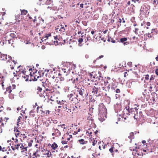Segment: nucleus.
<instances>
[{
	"mask_svg": "<svg viewBox=\"0 0 158 158\" xmlns=\"http://www.w3.org/2000/svg\"><path fill=\"white\" fill-rule=\"evenodd\" d=\"M114 148V147H112L109 149V151L111 153H112Z\"/></svg>",
	"mask_w": 158,
	"mask_h": 158,
	"instance_id": "13d9d810",
	"label": "nucleus"
},
{
	"mask_svg": "<svg viewBox=\"0 0 158 158\" xmlns=\"http://www.w3.org/2000/svg\"><path fill=\"white\" fill-rule=\"evenodd\" d=\"M61 143L62 144H66L67 143V141L65 140H62L61 141Z\"/></svg>",
	"mask_w": 158,
	"mask_h": 158,
	"instance_id": "338daca9",
	"label": "nucleus"
},
{
	"mask_svg": "<svg viewBox=\"0 0 158 158\" xmlns=\"http://www.w3.org/2000/svg\"><path fill=\"white\" fill-rule=\"evenodd\" d=\"M10 36L12 37V38H16V35L15 34L13 33H11L10 34Z\"/></svg>",
	"mask_w": 158,
	"mask_h": 158,
	"instance_id": "de8ad7c7",
	"label": "nucleus"
},
{
	"mask_svg": "<svg viewBox=\"0 0 158 158\" xmlns=\"http://www.w3.org/2000/svg\"><path fill=\"white\" fill-rule=\"evenodd\" d=\"M119 72L121 73V74L122 75H123L124 77H126L128 75V73L129 72V71L127 70L120 71V70H119Z\"/></svg>",
	"mask_w": 158,
	"mask_h": 158,
	"instance_id": "5701e85b",
	"label": "nucleus"
},
{
	"mask_svg": "<svg viewBox=\"0 0 158 158\" xmlns=\"http://www.w3.org/2000/svg\"><path fill=\"white\" fill-rule=\"evenodd\" d=\"M8 148L6 146H5L3 144L0 145V151L2 152H6L7 151Z\"/></svg>",
	"mask_w": 158,
	"mask_h": 158,
	"instance_id": "b1692460",
	"label": "nucleus"
},
{
	"mask_svg": "<svg viewBox=\"0 0 158 158\" xmlns=\"http://www.w3.org/2000/svg\"><path fill=\"white\" fill-rule=\"evenodd\" d=\"M51 147L52 149L53 150H55L58 147V145L56 143L54 142L51 145Z\"/></svg>",
	"mask_w": 158,
	"mask_h": 158,
	"instance_id": "c756f323",
	"label": "nucleus"
},
{
	"mask_svg": "<svg viewBox=\"0 0 158 158\" xmlns=\"http://www.w3.org/2000/svg\"><path fill=\"white\" fill-rule=\"evenodd\" d=\"M94 83H93V82L92 81H90V83H89L87 85V86L89 87H92V91H93V87L94 86L93 85H94Z\"/></svg>",
	"mask_w": 158,
	"mask_h": 158,
	"instance_id": "f704fd0d",
	"label": "nucleus"
},
{
	"mask_svg": "<svg viewBox=\"0 0 158 158\" xmlns=\"http://www.w3.org/2000/svg\"><path fill=\"white\" fill-rule=\"evenodd\" d=\"M57 103L60 105V106H58L59 108L63 107L64 109H65V107H66V106H68L67 104V102H66L65 101H64L63 100H57L56 101Z\"/></svg>",
	"mask_w": 158,
	"mask_h": 158,
	"instance_id": "9b49d317",
	"label": "nucleus"
},
{
	"mask_svg": "<svg viewBox=\"0 0 158 158\" xmlns=\"http://www.w3.org/2000/svg\"><path fill=\"white\" fill-rule=\"evenodd\" d=\"M155 77L154 75H152L151 76L150 78V81H152L154 80Z\"/></svg>",
	"mask_w": 158,
	"mask_h": 158,
	"instance_id": "864d4df0",
	"label": "nucleus"
},
{
	"mask_svg": "<svg viewBox=\"0 0 158 158\" xmlns=\"http://www.w3.org/2000/svg\"><path fill=\"white\" fill-rule=\"evenodd\" d=\"M127 65L130 67H132V62H129L127 63Z\"/></svg>",
	"mask_w": 158,
	"mask_h": 158,
	"instance_id": "0e129e2a",
	"label": "nucleus"
},
{
	"mask_svg": "<svg viewBox=\"0 0 158 158\" xmlns=\"http://www.w3.org/2000/svg\"><path fill=\"white\" fill-rule=\"evenodd\" d=\"M8 149H7V151H6V154H11L12 153V150L9 147H7Z\"/></svg>",
	"mask_w": 158,
	"mask_h": 158,
	"instance_id": "4c0bfd02",
	"label": "nucleus"
},
{
	"mask_svg": "<svg viewBox=\"0 0 158 158\" xmlns=\"http://www.w3.org/2000/svg\"><path fill=\"white\" fill-rule=\"evenodd\" d=\"M14 131L15 133V135L16 138L19 137H23L24 138H26L27 136L24 134H22L21 132L17 128L15 129Z\"/></svg>",
	"mask_w": 158,
	"mask_h": 158,
	"instance_id": "f8f14e48",
	"label": "nucleus"
},
{
	"mask_svg": "<svg viewBox=\"0 0 158 158\" xmlns=\"http://www.w3.org/2000/svg\"><path fill=\"white\" fill-rule=\"evenodd\" d=\"M77 34L79 35L78 38L79 45L80 46L82 45L81 44L83 41L86 43L87 41H92V38L90 35L88 34L84 33V32H81V31H78Z\"/></svg>",
	"mask_w": 158,
	"mask_h": 158,
	"instance_id": "f03ea898",
	"label": "nucleus"
},
{
	"mask_svg": "<svg viewBox=\"0 0 158 158\" xmlns=\"http://www.w3.org/2000/svg\"><path fill=\"white\" fill-rule=\"evenodd\" d=\"M111 84H110V89L111 88V89L114 90H115V89L117 87V83L116 81L113 80V81L111 83Z\"/></svg>",
	"mask_w": 158,
	"mask_h": 158,
	"instance_id": "412c9836",
	"label": "nucleus"
},
{
	"mask_svg": "<svg viewBox=\"0 0 158 158\" xmlns=\"http://www.w3.org/2000/svg\"><path fill=\"white\" fill-rule=\"evenodd\" d=\"M53 1L51 0H47L45 2V4L47 5H49L52 3Z\"/></svg>",
	"mask_w": 158,
	"mask_h": 158,
	"instance_id": "ea45409f",
	"label": "nucleus"
},
{
	"mask_svg": "<svg viewBox=\"0 0 158 158\" xmlns=\"http://www.w3.org/2000/svg\"><path fill=\"white\" fill-rule=\"evenodd\" d=\"M75 77H74L71 80H73L72 83L74 84L75 88L77 89L78 85L80 82V81L79 79V75L77 74L74 75Z\"/></svg>",
	"mask_w": 158,
	"mask_h": 158,
	"instance_id": "6e6552de",
	"label": "nucleus"
},
{
	"mask_svg": "<svg viewBox=\"0 0 158 158\" xmlns=\"http://www.w3.org/2000/svg\"><path fill=\"white\" fill-rule=\"evenodd\" d=\"M107 88L105 86L103 83H98L97 85L96 86H94L93 87V91L92 92L94 94H105L106 95V93L109 91Z\"/></svg>",
	"mask_w": 158,
	"mask_h": 158,
	"instance_id": "f257e3e1",
	"label": "nucleus"
},
{
	"mask_svg": "<svg viewBox=\"0 0 158 158\" xmlns=\"http://www.w3.org/2000/svg\"><path fill=\"white\" fill-rule=\"evenodd\" d=\"M43 84H42V85L44 87V88H45V87H46L47 85H47V83H44L43 82H42Z\"/></svg>",
	"mask_w": 158,
	"mask_h": 158,
	"instance_id": "69168bd1",
	"label": "nucleus"
},
{
	"mask_svg": "<svg viewBox=\"0 0 158 158\" xmlns=\"http://www.w3.org/2000/svg\"><path fill=\"white\" fill-rule=\"evenodd\" d=\"M32 69H29V71H32ZM44 74V72L43 71H38L36 69H34L33 73H32L31 72H30L29 75H30L29 79L30 81H31L32 80L35 81H37V78L43 76Z\"/></svg>",
	"mask_w": 158,
	"mask_h": 158,
	"instance_id": "7ed1b4c3",
	"label": "nucleus"
},
{
	"mask_svg": "<svg viewBox=\"0 0 158 158\" xmlns=\"http://www.w3.org/2000/svg\"><path fill=\"white\" fill-rule=\"evenodd\" d=\"M54 133L52 134V136L55 135L56 136L58 137L60 135L61 133L58 129L53 128Z\"/></svg>",
	"mask_w": 158,
	"mask_h": 158,
	"instance_id": "6ab92c4d",
	"label": "nucleus"
},
{
	"mask_svg": "<svg viewBox=\"0 0 158 158\" xmlns=\"http://www.w3.org/2000/svg\"><path fill=\"white\" fill-rule=\"evenodd\" d=\"M17 150L20 151L23 153H24L25 152L27 151V148L28 146H27L25 144L23 145L21 143H18L16 144Z\"/></svg>",
	"mask_w": 158,
	"mask_h": 158,
	"instance_id": "423d86ee",
	"label": "nucleus"
},
{
	"mask_svg": "<svg viewBox=\"0 0 158 158\" xmlns=\"http://www.w3.org/2000/svg\"><path fill=\"white\" fill-rule=\"evenodd\" d=\"M40 150L37 149L36 151L34 152L32 156V158H39L40 156Z\"/></svg>",
	"mask_w": 158,
	"mask_h": 158,
	"instance_id": "f3484780",
	"label": "nucleus"
},
{
	"mask_svg": "<svg viewBox=\"0 0 158 158\" xmlns=\"http://www.w3.org/2000/svg\"><path fill=\"white\" fill-rule=\"evenodd\" d=\"M107 40L108 41H111V42L113 43L118 42H117V40H114L113 38H111V37H108V39Z\"/></svg>",
	"mask_w": 158,
	"mask_h": 158,
	"instance_id": "7c9ffc66",
	"label": "nucleus"
},
{
	"mask_svg": "<svg viewBox=\"0 0 158 158\" xmlns=\"http://www.w3.org/2000/svg\"><path fill=\"white\" fill-rule=\"evenodd\" d=\"M77 91L79 92V94L83 98H85L88 95V93L87 92V90L85 88L82 89L81 88V89L79 91L77 90Z\"/></svg>",
	"mask_w": 158,
	"mask_h": 158,
	"instance_id": "ddd939ff",
	"label": "nucleus"
},
{
	"mask_svg": "<svg viewBox=\"0 0 158 158\" xmlns=\"http://www.w3.org/2000/svg\"><path fill=\"white\" fill-rule=\"evenodd\" d=\"M59 31L62 32H64L65 31V28L63 25H60V29Z\"/></svg>",
	"mask_w": 158,
	"mask_h": 158,
	"instance_id": "e433bc0d",
	"label": "nucleus"
},
{
	"mask_svg": "<svg viewBox=\"0 0 158 158\" xmlns=\"http://www.w3.org/2000/svg\"><path fill=\"white\" fill-rule=\"evenodd\" d=\"M47 85H47L46 87H45L46 91L48 92L49 93L54 92V90L53 87L52 86L51 83H47Z\"/></svg>",
	"mask_w": 158,
	"mask_h": 158,
	"instance_id": "dca6fc26",
	"label": "nucleus"
},
{
	"mask_svg": "<svg viewBox=\"0 0 158 158\" xmlns=\"http://www.w3.org/2000/svg\"><path fill=\"white\" fill-rule=\"evenodd\" d=\"M78 142L79 144L82 145L86 144L88 143L87 141H85L84 139H82L78 140Z\"/></svg>",
	"mask_w": 158,
	"mask_h": 158,
	"instance_id": "a878e982",
	"label": "nucleus"
},
{
	"mask_svg": "<svg viewBox=\"0 0 158 158\" xmlns=\"http://www.w3.org/2000/svg\"><path fill=\"white\" fill-rule=\"evenodd\" d=\"M155 72L156 74L158 76V68L155 70Z\"/></svg>",
	"mask_w": 158,
	"mask_h": 158,
	"instance_id": "774afa93",
	"label": "nucleus"
},
{
	"mask_svg": "<svg viewBox=\"0 0 158 158\" xmlns=\"http://www.w3.org/2000/svg\"><path fill=\"white\" fill-rule=\"evenodd\" d=\"M65 124H63L61 125H59V126H60L61 127L63 128L64 129H66V127H65Z\"/></svg>",
	"mask_w": 158,
	"mask_h": 158,
	"instance_id": "5fc2aeb1",
	"label": "nucleus"
},
{
	"mask_svg": "<svg viewBox=\"0 0 158 158\" xmlns=\"http://www.w3.org/2000/svg\"><path fill=\"white\" fill-rule=\"evenodd\" d=\"M29 115L31 117H34L35 115L34 113V111L33 110H31L29 112Z\"/></svg>",
	"mask_w": 158,
	"mask_h": 158,
	"instance_id": "c9c22d12",
	"label": "nucleus"
},
{
	"mask_svg": "<svg viewBox=\"0 0 158 158\" xmlns=\"http://www.w3.org/2000/svg\"><path fill=\"white\" fill-rule=\"evenodd\" d=\"M37 113L40 114L41 116H44L45 115V110H44L42 106H38L37 108Z\"/></svg>",
	"mask_w": 158,
	"mask_h": 158,
	"instance_id": "4468645a",
	"label": "nucleus"
},
{
	"mask_svg": "<svg viewBox=\"0 0 158 158\" xmlns=\"http://www.w3.org/2000/svg\"><path fill=\"white\" fill-rule=\"evenodd\" d=\"M152 4L156 6L158 3V0H153Z\"/></svg>",
	"mask_w": 158,
	"mask_h": 158,
	"instance_id": "c03bdc74",
	"label": "nucleus"
},
{
	"mask_svg": "<svg viewBox=\"0 0 158 158\" xmlns=\"http://www.w3.org/2000/svg\"><path fill=\"white\" fill-rule=\"evenodd\" d=\"M67 105L68 106H66V107H65V108H66V111L69 113L71 112L72 113H73V112H72L71 110V107H70L69 104L68 102H67Z\"/></svg>",
	"mask_w": 158,
	"mask_h": 158,
	"instance_id": "cd10ccee",
	"label": "nucleus"
},
{
	"mask_svg": "<svg viewBox=\"0 0 158 158\" xmlns=\"http://www.w3.org/2000/svg\"><path fill=\"white\" fill-rule=\"evenodd\" d=\"M145 80H148L149 79V76L148 74H147L145 75Z\"/></svg>",
	"mask_w": 158,
	"mask_h": 158,
	"instance_id": "4d7b16f0",
	"label": "nucleus"
},
{
	"mask_svg": "<svg viewBox=\"0 0 158 158\" xmlns=\"http://www.w3.org/2000/svg\"><path fill=\"white\" fill-rule=\"evenodd\" d=\"M148 145H151V144H150L149 143H146L145 144H143V146H144V148H146L147 149V150H148L149 151V149L148 148H147V146Z\"/></svg>",
	"mask_w": 158,
	"mask_h": 158,
	"instance_id": "09e8293b",
	"label": "nucleus"
},
{
	"mask_svg": "<svg viewBox=\"0 0 158 158\" xmlns=\"http://www.w3.org/2000/svg\"><path fill=\"white\" fill-rule=\"evenodd\" d=\"M80 131H81V129L80 128H79V129H78L77 131H74V132H73V131H72L70 132V133H71L75 135L76 134H77V133L78 132H80Z\"/></svg>",
	"mask_w": 158,
	"mask_h": 158,
	"instance_id": "79ce46f5",
	"label": "nucleus"
},
{
	"mask_svg": "<svg viewBox=\"0 0 158 158\" xmlns=\"http://www.w3.org/2000/svg\"><path fill=\"white\" fill-rule=\"evenodd\" d=\"M21 10V15H26L27 13V10Z\"/></svg>",
	"mask_w": 158,
	"mask_h": 158,
	"instance_id": "58836bf2",
	"label": "nucleus"
},
{
	"mask_svg": "<svg viewBox=\"0 0 158 158\" xmlns=\"http://www.w3.org/2000/svg\"><path fill=\"white\" fill-rule=\"evenodd\" d=\"M11 148L13 151L17 150L16 144H13L12 146L11 147Z\"/></svg>",
	"mask_w": 158,
	"mask_h": 158,
	"instance_id": "a19ab883",
	"label": "nucleus"
},
{
	"mask_svg": "<svg viewBox=\"0 0 158 158\" xmlns=\"http://www.w3.org/2000/svg\"><path fill=\"white\" fill-rule=\"evenodd\" d=\"M138 149L136 150V154L138 156H141L142 155L143 153H138V152H139V148H138Z\"/></svg>",
	"mask_w": 158,
	"mask_h": 158,
	"instance_id": "603ef678",
	"label": "nucleus"
},
{
	"mask_svg": "<svg viewBox=\"0 0 158 158\" xmlns=\"http://www.w3.org/2000/svg\"><path fill=\"white\" fill-rule=\"evenodd\" d=\"M50 112V111L49 110H47L45 111V114L44 115V116H48Z\"/></svg>",
	"mask_w": 158,
	"mask_h": 158,
	"instance_id": "8fccbe9b",
	"label": "nucleus"
},
{
	"mask_svg": "<svg viewBox=\"0 0 158 158\" xmlns=\"http://www.w3.org/2000/svg\"><path fill=\"white\" fill-rule=\"evenodd\" d=\"M99 115L100 117L98 118L99 120L101 122H103L105 120L104 117L106 116V114L104 113L102 114H101L100 113H99Z\"/></svg>",
	"mask_w": 158,
	"mask_h": 158,
	"instance_id": "393cba45",
	"label": "nucleus"
},
{
	"mask_svg": "<svg viewBox=\"0 0 158 158\" xmlns=\"http://www.w3.org/2000/svg\"><path fill=\"white\" fill-rule=\"evenodd\" d=\"M67 97L70 102L73 103L77 102L78 99L73 94H70L67 96Z\"/></svg>",
	"mask_w": 158,
	"mask_h": 158,
	"instance_id": "9d476101",
	"label": "nucleus"
},
{
	"mask_svg": "<svg viewBox=\"0 0 158 158\" xmlns=\"http://www.w3.org/2000/svg\"><path fill=\"white\" fill-rule=\"evenodd\" d=\"M98 78V80L100 81L101 83H103L104 80L103 79V77L99 75L98 77H97Z\"/></svg>",
	"mask_w": 158,
	"mask_h": 158,
	"instance_id": "72a5a7b5",
	"label": "nucleus"
},
{
	"mask_svg": "<svg viewBox=\"0 0 158 158\" xmlns=\"http://www.w3.org/2000/svg\"><path fill=\"white\" fill-rule=\"evenodd\" d=\"M51 36V34L49 33L47 34L46 35L44 36V37H40V39L41 40L42 42L44 41V40H45L47 39H48V37Z\"/></svg>",
	"mask_w": 158,
	"mask_h": 158,
	"instance_id": "bb28decb",
	"label": "nucleus"
},
{
	"mask_svg": "<svg viewBox=\"0 0 158 158\" xmlns=\"http://www.w3.org/2000/svg\"><path fill=\"white\" fill-rule=\"evenodd\" d=\"M26 74H27V73L25 71V74H24L23 76H22V77L27 81L29 80L30 79H29V76L27 75H26Z\"/></svg>",
	"mask_w": 158,
	"mask_h": 158,
	"instance_id": "c85d7f7f",
	"label": "nucleus"
},
{
	"mask_svg": "<svg viewBox=\"0 0 158 158\" xmlns=\"http://www.w3.org/2000/svg\"><path fill=\"white\" fill-rule=\"evenodd\" d=\"M47 156V158H52V154L51 153V152L49 153L48 152L46 153Z\"/></svg>",
	"mask_w": 158,
	"mask_h": 158,
	"instance_id": "37998d69",
	"label": "nucleus"
},
{
	"mask_svg": "<svg viewBox=\"0 0 158 158\" xmlns=\"http://www.w3.org/2000/svg\"><path fill=\"white\" fill-rule=\"evenodd\" d=\"M13 39H10V40H8V43L9 44H11V46H13V43H12V42L13 41Z\"/></svg>",
	"mask_w": 158,
	"mask_h": 158,
	"instance_id": "052dcab7",
	"label": "nucleus"
},
{
	"mask_svg": "<svg viewBox=\"0 0 158 158\" xmlns=\"http://www.w3.org/2000/svg\"><path fill=\"white\" fill-rule=\"evenodd\" d=\"M12 58L11 56L6 54L2 53L0 52V60L5 61L6 60L7 63H10L12 61Z\"/></svg>",
	"mask_w": 158,
	"mask_h": 158,
	"instance_id": "39448f33",
	"label": "nucleus"
},
{
	"mask_svg": "<svg viewBox=\"0 0 158 158\" xmlns=\"http://www.w3.org/2000/svg\"><path fill=\"white\" fill-rule=\"evenodd\" d=\"M66 139L68 140H69L70 139V138H72V135H69L68 132H67L66 133Z\"/></svg>",
	"mask_w": 158,
	"mask_h": 158,
	"instance_id": "2f4dec72",
	"label": "nucleus"
},
{
	"mask_svg": "<svg viewBox=\"0 0 158 158\" xmlns=\"http://www.w3.org/2000/svg\"><path fill=\"white\" fill-rule=\"evenodd\" d=\"M77 125H74L73 124H72V126H71V128H70V129H73L74 128H76V129L77 128Z\"/></svg>",
	"mask_w": 158,
	"mask_h": 158,
	"instance_id": "6e6d98bb",
	"label": "nucleus"
},
{
	"mask_svg": "<svg viewBox=\"0 0 158 158\" xmlns=\"http://www.w3.org/2000/svg\"><path fill=\"white\" fill-rule=\"evenodd\" d=\"M113 80L111 79V78L109 77H105L104 79L103 83L105 85V86L108 85L107 86H106L108 90H110V84H111L112 81H113Z\"/></svg>",
	"mask_w": 158,
	"mask_h": 158,
	"instance_id": "1a4fd4ad",
	"label": "nucleus"
},
{
	"mask_svg": "<svg viewBox=\"0 0 158 158\" xmlns=\"http://www.w3.org/2000/svg\"><path fill=\"white\" fill-rule=\"evenodd\" d=\"M0 78L2 79L1 81H2V80H3V81H4L5 77L1 74H0Z\"/></svg>",
	"mask_w": 158,
	"mask_h": 158,
	"instance_id": "3c124183",
	"label": "nucleus"
},
{
	"mask_svg": "<svg viewBox=\"0 0 158 158\" xmlns=\"http://www.w3.org/2000/svg\"><path fill=\"white\" fill-rule=\"evenodd\" d=\"M33 142V140H30V142H28V141L27 142L28 143V146L29 147H31L32 146V143Z\"/></svg>",
	"mask_w": 158,
	"mask_h": 158,
	"instance_id": "49530a36",
	"label": "nucleus"
},
{
	"mask_svg": "<svg viewBox=\"0 0 158 158\" xmlns=\"http://www.w3.org/2000/svg\"><path fill=\"white\" fill-rule=\"evenodd\" d=\"M47 71V73L46 74L47 76H48V77L54 79L55 77L54 75H52L53 74V72L52 71H50L49 70H48L46 69L45 70V72Z\"/></svg>",
	"mask_w": 158,
	"mask_h": 158,
	"instance_id": "a211bd4d",
	"label": "nucleus"
},
{
	"mask_svg": "<svg viewBox=\"0 0 158 158\" xmlns=\"http://www.w3.org/2000/svg\"><path fill=\"white\" fill-rule=\"evenodd\" d=\"M116 40H117V42H120L123 43L124 45L125 46L129 44V42H127V38L126 37H123L121 38L120 39V40L116 39Z\"/></svg>",
	"mask_w": 158,
	"mask_h": 158,
	"instance_id": "2eb2a0df",
	"label": "nucleus"
},
{
	"mask_svg": "<svg viewBox=\"0 0 158 158\" xmlns=\"http://www.w3.org/2000/svg\"><path fill=\"white\" fill-rule=\"evenodd\" d=\"M15 87L16 85L14 84H13L11 85H10L6 88V92H8L9 93H10L15 88Z\"/></svg>",
	"mask_w": 158,
	"mask_h": 158,
	"instance_id": "aec40b11",
	"label": "nucleus"
},
{
	"mask_svg": "<svg viewBox=\"0 0 158 158\" xmlns=\"http://www.w3.org/2000/svg\"><path fill=\"white\" fill-rule=\"evenodd\" d=\"M37 90L39 91V92H41V91L42 90V89L41 87H40V86H38L37 88Z\"/></svg>",
	"mask_w": 158,
	"mask_h": 158,
	"instance_id": "bf43d9fd",
	"label": "nucleus"
},
{
	"mask_svg": "<svg viewBox=\"0 0 158 158\" xmlns=\"http://www.w3.org/2000/svg\"><path fill=\"white\" fill-rule=\"evenodd\" d=\"M150 86L149 87V90L151 92L152 91V89L153 88V87L152 86V85L150 84Z\"/></svg>",
	"mask_w": 158,
	"mask_h": 158,
	"instance_id": "e2e57ef3",
	"label": "nucleus"
},
{
	"mask_svg": "<svg viewBox=\"0 0 158 158\" xmlns=\"http://www.w3.org/2000/svg\"><path fill=\"white\" fill-rule=\"evenodd\" d=\"M129 107H126L123 111L124 116L126 114L130 115Z\"/></svg>",
	"mask_w": 158,
	"mask_h": 158,
	"instance_id": "4be33fe9",
	"label": "nucleus"
},
{
	"mask_svg": "<svg viewBox=\"0 0 158 158\" xmlns=\"http://www.w3.org/2000/svg\"><path fill=\"white\" fill-rule=\"evenodd\" d=\"M73 111H74V112H75V111H77V107L75 106V107H73Z\"/></svg>",
	"mask_w": 158,
	"mask_h": 158,
	"instance_id": "680f3d73",
	"label": "nucleus"
},
{
	"mask_svg": "<svg viewBox=\"0 0 158 158\" xmlns=\"http://www.w3.org/2000/svg\"><path fill=\"white\" fill-rule=\"evenodd\" d=\"M130 115H134L133 117L135 119H137L138 118V109L136 107L131 108L130 109Z\"/></svg>",
	"mask_w": 158,
	"mask_h": 158,
	"instance_id": "0eeeda50",
	"label": "nucleus"
},
{
	"mask_svg": "<svg viewBox=\"0 0 158 158\" xmlns=\"http://www.w3.org/2000/svg\"><path fill=\"white\" fill-rule=\"evenodd\" d=\"M53 37H54V40H52V42L50 41L51 43H52V42H53L54 44L56 45H62L65 44V40H63L61 37L59 36L58 37L57 36Z\"/></svg>",
	"mask_w": 158,
	"mask_h": 158,
	"instance_id": "20e7f679",
	"label": "nucleus"
},
{
	"mask_svg": "<svg viewBox=\"0 0 158 158\" xmlns=\"http://www.w3.org/2000/svg\"><path fill=\"white\" fill-rule=\"evenodd\" d=\"M103 57H104V56H103V55H101V56H100L99 57H98L96 60H94V62H93L95 64V63L96 62V60H98V59H101V58H102Z\"/></svg>",
	"mask_w": 158,
	"mask_h": 158,
	"instance_id": "a18cd8bd",
	"label": "nucleus"
},
{
	"mask_svg": "<svg viewBox=\"0 0 158 158\" xmlns=\"http://www.w3.org/2000/svg\"><path fill=\"white\" fill-rule=\"evenodd\" d=\"M128 137L131 140L132 139H134V133L133 132L130 133L129 134V135L128 136Z\"/></svg>",
	"mask_w": 158,
	"mask_h": 158,
	"instance_id": "473e14b6",
	"label": "nucleus"
}]
</instances>
